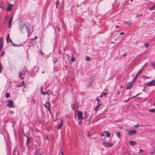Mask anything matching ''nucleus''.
<instances>
[{
	"instance_id": "1",
	"label": "nucleus",
	"mask_w": 155,
	"mask_h": 155,
	"mask_svg": "<svg viewBox=\"0 0 155 155\" xmlns=\"http://www.w3.org/2000/svg\"><path fill=\"white\" fill-rule=\"evenodd\" d=\"M26 71V70L25 69V68H24L22 71H19V76L20 78H21V79H24V78L22 77L25 75Z\"/></svg>"
},
{
	"instance_id": "2",
	"label": "nucleus",
	"mask_w": 155,
	"mask_h": 155,
	"mask_svg": "<svg viewBox=\"0 0 155 155\" xmlns=\"http://www.w3.org/2000/svg\"><path fill=\"white\" fill-rule=\"evenodd\" d=\"M145 85L148 87L155 86V80L147 82L145 84Z\"/></svg>"
},
{
	"instance_id": "3",
	"label": "nucleus",
	"mask_w": 155,
	"mask_h": 155,
	"mask_svg": "<svg viewBox=\"0 0 155 155\" xmlns=\"http://www.w3.org/2000/svg\"><path fill=\"white\" fill-rule=\"evenodd\" d=\"M114 143V142H112V143H106L105 142H103V145L105 147H112Z\"/></svg>"
},
{
	"instance_id": "4",
	"label": "nucleus",
	"mask_w": 155,
	"mask_h": 155,
	"mask_svg": "<svg viewBox=\"0 0 155 155\" xmlns=\"http://www.w3.org/2000/svg\"><path fill=\"white\" fill-rule=\"evenodd\" d=\"M44 106L45 107L48 108L49 113L51 115H52V113L50 109V103L49 102H46L45 104H44Z\"/></svg>"
},
{
	"instance_id": "5",
	"label": "nucleus",
	"mask_w": 155,
	"mask_h": 155,
	"mask_svg": "<svg viewBox=\"0 0 155 155\" xmlns=\"http://www.w3.org/2000/svg\"><path fill=\"white\" fill-rule=\"evenodd\" d=\"M83 113L81 111L78 112V119L79 120L83 119V117L82 116Z\"/></svg>"
},
{
	"instance_id": "6",
	"label": "nucleus",
	"mask_w": 155,
	"mask_h": 155,
	"mask_svg": "<svg viewBox=\"0 0 155 155\" xmlns=\"http://www.w3.org/2000/svg\"><path fill=\"white\" fill-rule=\"evenodd\" d=\"M13 101L12 100H8V103L7 104V106L9 107H11L14 108V107L13 105Z\"/></svg>"
},
{
	"instance_id": "7",
	"label": "nucleus",
	"mask_w": 155,
	"mask_h": 155,
	"mask_svg": "<svg viewBox=\"0 0 155 155\" xmlns=\"http://www.w3.org/2000/svg\"><path fill=\"white\" fill-rule=\"evenodd\" d=\"M137 133V131L135 130H130L128 133V134L130 136H132V135L135 134Z\"/></svg>"
},
{
	"instance_id": "8",
	"label": "nucleus",
	"mask_w": 155,
	"mask_h": 155,
	"mask_svg": "<svg viewBox=\"0 0 155 155\" xmlns=\"http://www.w3.org/2000/svg\"><path fill=\"white\" fill-rule=\"evenodd\" d=\"M13 5L8 4L6 10L7 11H11L12 10V6Z\"/></svg>"
},
{
	"instance_id": "9",
	"label": "nucleus",
	"mask_w": 155,
	"mask_h": 155,
	"mask_svg": "<svg viewBox=\"0 0 155 155\" xmlns=\"http://www.w3.org/2000/svg\"><path fill=\"white\" fill-rule=\"evenodd\" d=\"M3 47V40L2 38H0V51H1Z\"/></svg>"
},
{
	"instance_id": "10",
	"label": "nucleus",
	"mask_w": 155,
	"mask_h": 155,
	"mask_svg": "<svg viewBox=\"0 0 155 155\" xmlns=\"http://www.w3.org/2000/svg\"><path fill=\"white\" fill-rule=\"evenodd\" d=\"M25 25L24 23L21 24V25H20L19 27V30L21 31H22L23 30V28L24 27H25Z\"/></svg>"
},
{
	"instance_id": "11",
	"label": "nucleus",
	"mask_w": 155,
	"mask_h": 155,
	"mask_svg": "<svg viewBox=\"0 0 155 155\" xmlns=\"http://www.w3.org/2000/svg\"><path fill=\"white\" fill-rule=\"evenodd\" d=\"M129 143L131 146H135L137 144V143L136 141L131 140L129 142Z\"/></svg>"
},
{
	"instance_id": "12",
	"label": "nucleus",
	"mask_w": 155,
	"mask_h": 155,
	"mask_svg": "<svg viewBox=\"0 0 155 155\" xmlns=\"http://www.w3.org/2000/svg\"><path fill=\"white\" fill-rule=\"evenodd\" d=\"M13 19V17H12L8 21V27H10L11 25V24L12 21Z\"/></svg>"
},
{
	"instance_id": "13",
	"label": "nucleus",
	"mask_w": 155,
	"mask_h": 155,
	"mask_svg": "<svg viewBox=\"0 0 155 155\" xmlns=\"http://www.w3.org/2000/svg\"><path fill=\"white\" fill-rule=\"evenodd\" d=\"M117 137L120 139L121 137V134L120 131H118L115 132Z\"/></svg>"
},
{
	"instance_id": "14",
	"label": "nucleus",
	"mask_w": 155,
	"mask_h": 155,
	"mask_svg": "<svg viewBox=\"0 0 155 155\" xmlns=\"http://www.w3.org/2000/svg\"><path fill=\"white\" fill-rule=\"evenodd\" d=\"M143 71V68H142L138 72L137 75L139 76L140 74H141Z\"/></svg>"
},
{
	"instance_id": "15",
	"label": "nucleus",
	"mask_w": 155,
	"mask_h": 155,
	"mask_svg": "<svg viewBox=\"0 0 155 155\" xmlns=\"http://www.w3.org/2000/svg\"><path fill=\"white\" fill-rule=\"evenodd\" d=\"M62 123H63V120H62V119H61V122L60 124L58 126V129H60L61 128L62 126Z\"/></svg>"
},
{
	"instance_id": "16",
	"label": "nucleus",
	"mask_w": 155,
	"mask_h": 155,
	"mask_svg": "<svg viewBox=\"0 0 155 155\" xmlns=\"http://www.w3.org/2000/svg\"><path fill=\"white\" fill-rule=\"evenodd\" d=\"M107 94V93L102 92L101 93V95L100 96V97H102L104 96H106Z\"/></svg>"
},
{
	"instance_id": "17",
	"label": "nucleus",
	"mask_w": 155,
	"mask_h": 155,
	"mask_svg": "<svg viewBox=\"0 0 155 155\" xmlns=\"http://www.w3.org/2000/svg\"><path fill=\"white\" fill-rule=\"evenodd\" d=\"M132 84H130L127 87L126 89L127 90L130 89L132 87Z\"/></svg>"
},
{
	"instance_id": "18",
	"label": "nucleus",
	"mask_w": 155,
	"mask_h": 155,
	"mask_svg": "<svg viewBox=\"0 0 155 155\" xmlns=\"http://www.w3.org/2000/svg\"><path fill=\"white\" fill-rule=\"evenodd\" d=\"M101 104L97 105V106L94 108V110L95 111H97L98 109L99 108V107L101 106Z\"/></svg>"
},
{
	"instance_id": "19",
	"label": "nucleus",
	"mask_w": 155,
	"mask_h": 155,
	"mask_svg": "<svg viewBox=\"0 0 155 155\" xmlns=\"http://www.w3.org/2000/svg\"><path fill=\"white\" fill-rule=\"evenodd\" d=\"M10 37H9V34H8L7 35V39H6L7 42V43L9 42V40H10Z\"/></svg>"
},
{
	"instance_id": "20",
	"label": "nucleus",
	"mask_w": 155,
	"mask_h": 155,
	"mask_svg": "<svg viewBox=\"0 0 155 155\" xmlns=\"http://www.w3.org/2000/svg\"><path fill=\"white\" fill-rule=\"evenodd\" d=\"M28 26H29V25L28 26H27L26 25H25V26L27 29V32L28 33H29V31H30V29L28 28Z\"/></svg>"
},
{
	"instance_id": "21",
	"label": "nucleus",
	"mask_w": 155,
	"mask_h": 155,
	"mask_svg": "<svg viewBox=\"0 0 155 155\" xmlns=\"http://www.w3.org/2000/svg\"><path fill=\"white\" fill-rule=\"evenodd\" d=\"M155 8V5H154L152 7H150L149 8L150 10H152L154 9Z\"/></svg>"
},
{
	"instance_id": "22",
	"label": "nucleus",
	"mask_w": 155,
	"mask_h": 155,
	"mask_svg": "<svg viewBox=\"0 0 155 155\" xmlns=\"http://www.w3.org/2000/svg\"><path fill=\"white\" fill-rule=\"evenodd\" d=\"M149 111L151 113L155 112V109H153L149 110Z\"/></svg>"
},
{
	"instance_id": "23",
	"label": "nucleus",
	"mask_w": 155,
	"mask_h": 155,
	"mask_svg": "<svg viewBox=\"0 0 155 155\" xmlns=\"http://www.w3.org/2000/svg\"><path fill=\"white\" fill-rule=\"evenodd\" d=\"M86 60L87 61H90L91 60V58L88 56H87L86 57Z\"/></svg>"
},
{
	"instance_id": "24",
	"label": "nucleus",
	"mask_w": 155,
	"mask_h": 155,
	"mask_svg": "<svg viewBox=\"0 0 155 155\" xmlns=\"http://www.w3.org/2000/svg\"><path fill=\"white\" fill-rule=\"evenodd\" d=\"M138 76L136 74V76L133 79V81L134 82L135 81H136V79H137V78H138Z\"/></svg>"
},
{
	"instance_id": "25",
	"label": "nucleus",
	"mask_w": 155,
	"mask_h": 155,
	"mask_svg": "<svg viewBox=\"0 0 155 155\" xmlns=\"http://www.w3.org/2000/svg\"><path fill=\"white\" fill-rule=\"evenodd\" d=\"M5 97L6 98L9 97H10V95L8 93H7L5 94Z\"/></svg>"
},
{
	"instance_id": "26",
	"label": "nucleus",
	"mask_w": 155,
	"mask_h": 155,
	"mask_svg": "<svg viewBox=\"0 0 155 155\" xmlns=\"http://www.w3.org/2000/svg\"><path fill=\"white\" fill-rule=\"evenodd\" d=\"M151 65L153 67L154 69H155V62L152 63L151 64Z\"/></svg>"
},
{
	"instance_id": "27",
	"label": "nucleus",
	"mask_w": 155,
	"mask_h": 155,
	"mask_svg": "<svg viewBox=\"0 0 155 155\" xmlns=\"http://www.w3.org/2000/svg\"><path fill=\"white\" fill-rule=\"evenodd\" d=\"M110 133L108 131H106V136L107 137H109L110 136Z\"/></svg>"
},
{
	"instance_id": "28",
	"label": "nucleus",
	"mask_w": 155,
	"mask_h": 155,
	"mask_svg": "<svg viewBox=\"0 0 155 155\" xmlns=\"http://www.w3.org/2000/svg\"><path fill=\"white\" fill-rule=\"evenodd\" d=\"M56 8H58V5L59 4V2L58 1V2H56Z\"/></svg>"
},
{
	"instance_id": "29",
	"label": "nucleus",
	"mask_w": 155,
	"mask_h": 155,
	"mask_svg": "<svg viewBox=\"0 0 155 155\" xmlns=\"http://www.w3.org/2000/svg\"><path fill=\"white\" fill-rule=\"evenodd\" d=\"M5 54V52L4 51H3L2 52V53L1 54V56H4V55Z\"/></svg>"
},
{
	"instance_id": "30",
	"label": "nucleus",
	"mask_w": 155,
	"mask_h": 155,
	"mask_svg": "<svg viewBox=\"0 0 155 155\" xmlns=\"http://www.w3.org/2000/svg\"><path fill=\"white\" fill-rule=\"evenodd\" d=\"M145 46H146L147 48L149 46V44L145 43Z\"/></svg>"
},
{
	"instance_id": "31",
	"label": "nucleus",
	"mask_w": 155,
	"mask_h": 155,
	"mask_svg": "<svg viewBox=\"0 0 155 155\" xmlns=\"http://www.w3.org/2000/svg\"><path fill=\"white\" fill-rule=\"evenodd\" d=\"M48 94V92H42V94L43 95H45V94Z\"/></svg>"
},
{
	"instance_id": "32",
	"label": "nucleus",
	"mask_w": 155,
	"mask_h": 155,
	"mask_svg": "<svg viewBox=\"0 0 155 155\" xmlns=\"http://www.w3.org/2000/svg\"><path fill=\"white\" fill-rule=\"evenodd\" d=\"M96 100L98 102L97 104L98 105L99 104V102L100 101V100L97 97L96 98Z\"/></svg>"
},
{
	"instance_id": "33",
	"label": "nucleus",
	"mask_w": 155,
	"mask_h": 155,
	"mask_svg": "<svg viewBox=\"0 0 155 155\" xmlns=\"http://www.w3.org/2000/svg\"><path fill=\"white\" fill-rule=\"evenodd\" d=\"M155 153V150L151 152L150 153V154L151 155H153Z\"/></svg>"
},
{
	"instance_id": "34",
	"label": "nucleus",
	"mask_w": 155,
	"mask_h": 155,
	"mask_svg": "<svg viewBox=\"0 0 155 155\" xmlns=\"http://www.w3.org/2000/svg\"><path fill=\"white\" fill-rule=\"evenodd\" d=\"M71 61L72 62H73V61H75V58H74V57H72L71 59Z\"/></svg>"
},
{
	"instance_id": "35",
	"label": "nucleus",
	"mask_w": 155,
	"mask_h": 155,
	"mask_svg": "<svg viewBox=\"0 0 155 155\" xmlns=\"http://www.w3.org/2000/svg\"><path fill=\"white\" fill-rule=\"evenodd\" d=\"M131 98H132V97L129 98L127 101H125L124 102H126L129 101Z\"/></svg>"
},
{
	"instance_id": "36",
	"label": "nucleus",
	"mask_w": 155,
	"mask_h": 155,
	"mask_svg": "<svg viewBox=\"0 0 155 155\" xmlns=\"http://www.w3.org/2000/svg\"><path fill=\"white\" fill-rule=\"evenodd\" d=\"M27 137V144H28V143L29 142V138L28 137Z\"/></svg>"
},
{
	"instance_id": "37",
	"label": "nucleus",
	"mask_w": 155,
	"mask_h": 155,
	"mask_svg": "<svg viewBox=\"0 0 155 155\" xmlns=\"http://www.w3.org/2000/svg\"><path fill=\"white\" fill-rule=\"evenodd\" d=\"M93 82V81H92L89 84V86H91L92 84V83Z\"/></svg>"
},
{
	"instance_id": "38",
	"label": "nucleus",
	"mask_w": 155,
	"mask_h": 155,
	"mask_svg": "<svg viewBox=\"0 0 155 155\" xmlns=\"http://www.w3.org/2000/svg\"><path fill=\"white\" fill-rule=\"evenodd\" d=\"M142 14H141V15H136V18H137V17H141V16H142Z\"/></svg>"
},
{
	"instance_id": "39",
	"label": "nucleus",
	"mask_w": 155,
	"mask_h": 155,
	"mask_svg": "<svg viewBox=\"0 0 155 155\" xmlns=\"http://www.w3.org/2000/svg\"><path fill=\"white\" fill-rule=\"evenodd\" d=\"M45 139L46 140H49V138H48V137L47 136H46V137Z\"/></svg>"
},
{
	"instance_id": "40",
	"label": "nucleus",
	"mask_w": 155,
	"mask_h": 155,
	"mask_svg": "<svg viewBox=\"0 0 155 155\" xmlns=\"http://www.w3.org/2000/svg\"><path fill=\"white\" fill-rule=\"evenodd\" d=\"M124 32H121L120 33V34L121 35H124Z\"/></svg>"
},
{
	"instance_id": "41",
	"label": "nucleus",
	"mask_w": 155,
	"mask_h": 155,
	"mask_svg": "<svg viewBox=\"0 0 155 155\" xmlns=\"http://www.w3.org/2000/svg\"><path fill=\"white\" fill-rule=\"evenodd\" d=\"M117 94L118 95H119L120 94V91H118L117 92Z\"/></svg>"
},
{
	"instance_id": "42",
	"label": "nucleus",
	"mask_w": 155,
	"mask_h": 155,
	"mask_svg": "<svg viewBox=\"0 0 155 155\" xmlns=\"http://www.w3.org/2000/svg\"><path fill=\"white\" fill-rule=\"evenodd\" d=\"M10 112L12 114H13L14 113V112L12 111H10Z\"/></svg>"
},
{
	"instance_id": "43",
	"label": "nucleus",
	"mask_w": 155,
	"mask_h": 155,
	"mask_svg": "<svg viewBox=\"0 0 155 155\" xmlns=\"http://www.w3.org/2000/svg\"><path fill=\"white\" fill-rule=\"evenodd\" d=\"M2 71V69L1 68V66L0 65V73Z\"/></svg>"
},
{
	"instance_id": "44",
	"label": "nucleus",
	"mask_w": 155,
	"mask_h": 155,
	"mask_svg": "<svg viewBox=\"0 0 155 155\" xmlns=\"http://www.w3.org/2000/svg\"><path fill=\"white\" fill-rule=\"evenodd\" d=\"M139 126H140L139 125H135L134 126V127H138Z\"/></svg>"
},
{
	"instance_id": "45",
	"label": "nucleus",
	"mask_w": 155,
	"mask_h": 155,
	"mask_svg": "<svg viewBox=\"0 0 155 155\" xmlns=\"http://www.w3.org/2000/svg\"><path fill=\"white\" fill-rule=\"evenodd\" d=\"M21 86H23V85H18L17 86V87H21Z\"/></svg>"
},
{
	"instance_id": "46",
	"label": "nucleus",
	"mask_w": 155,
	"mask_h": 155,
	"mask_svg": "<svg viewBox=\"0 0 155 155\" xmlns=\"http://www.w3.org/2000/svg\"><path fill=\"white\" fill-rule=\"evenodd\" d=\"M42 89H43V87H42L41 88V93L42 94V92H43L42 91Z\"/></svg>"
},
{
	"instance_id": "47",
	"label": "nucleus",
	"mask_w": 155,
	"mask_h": 155,
	"mask_svg": "<svg viewBox=\"0 0 155 155\" xmlns=\"http://www.w3.org/2000/svg\"><path fill=\"white\" fill-rule=\"evenodd\" d=\"M9 41L11 43H13L12 41V40L11 39H10Z\"/></svg>"
},
{
	"instance_id": "48",
	"label": "nucleus",
	"mask_w": 155,
	"mask_h": 155,
	"mask_svg": "<svg viewBox=\"0 0 155 155\" xmlns=\"http://www.w3.org/2000/svg\"><path fill=\"white\" fill-rule=\"evenodd\" d=\"M143 78H148V79L149 78H150L149 77H147V78H146L145 76L143 77Z\"/></svg>"
},
{
	"instance_id": "49",
	"label": "nucleus",
	"mask_w": 155,
	"mask_h": 155,
	"mask_svg": "<svg viewBox=\"0 0 155 155\" xmlns=\"http://www.w3.org/2000/svg\"><path fill=\"white\" fill-rule=\"evenodd\" d=\"M37 38V36H35V37L34 38V39H36Z\"/></svg>"
},
{
	"instance_id": "50",
	"label": "nucleus",
	"mask_w": 155,
	"mask_h": 155,
	"mask_svg": "<svg viewBox=\"0 0 155 155\" xmlns=\"http://www.w3.org/2000/svg\"><path fill=\"white\" fill-rule=\"evenodd\" d=\"M22 85L23 86V85L24 84V82L23 81H22Z\"/></svg>"
},
{
	"instance_id": "51",
	"label": "nucleus",
	"mask_w": 155,
	"mask_h": 155,
	"mask_svg": "<svg viewBox=\"0 0 155 155\" xmlns=\"http://www.w3.org/2000/svg\"><path fill=\"white\" fill-rule=\"evenodd\" d=\"M139 150H140V151H141V152H143V151L141 149H140Z\"/></svg>"
},
{
	"instance_id": "52",
	"label": "nucleus",
	"mask_w": 155,
	"mask_h": 155,
	"mask_svg": "<svg viewBox=\"0 0 155 155\" xmlns=\"http://www.w3.org/2000/svg\"><path fill=\"white\" fill-rule=\"evenodd\" d=\"M123 87V86L122 85H121V86H120V88H122Z\"/></svg>"
},
{
	"instance_id": "53",
	"label": "nucleus",
	"mask_w": 155,
	"mask_h": 155,
	"mask_svg": "<svg viewBox=\"0 0 155 155\" xmlns=\"http://www.w3.org/2000/svg\"><path fill=\"white\" fill-rule=\"evenodd\" d=\"M115 27H116V28L117 27H119V26H118V25H116L115 26Z\"/></svg>"
},
{
	"instance_id": "54",
	"label": "nucleus",
	"mask_w": 155,
	"mask_h": 155,
	"mask_svg": "<svg viewBox=\"0 0 155 155\" xmlns=\"http://www.w3.org/2000/svg\"><path fill=\"white\" fill-rule=\"evenodd\" d=\"M61 155H63V152H61Z\"/></svg>"
},
{
	"instance_id": "55",
	"label": "nucleus",
	"mask_w": 155,
	"mask_h": 155,
	"mask_svg": "<svg viewBox=\"0 0 155 155\" xmlns=\"http://www.w3.org/2000/svg\"><path fill=\"white\" fill-rule=\"evenodd\" d=\"M24 135L25 137H28V136H26V135L25 134H24Z\"/></svg>"
},
{
	"instance_id": "56",
	"label": "nucleus",
	"mask_w": 155,
	"mask_h": 155,
	"mask_svg": "<svg viewBox=\"0 0 155 155\" xmlns=\"http://www.w3.org/2000/svg\"><path fill=\"white\" fill-rule=\"evenodd\" d=\"M145 67V65H144L142 68H143Z\"/></svg>"
},
{
	"instance_id": "57",
	"label": "nucleus",
	"mask_w": 155,
	"mask_h": 155,
	"mask_svg": "<svg viewBox=\"0 0 155 155\" xmlns=\"http://www.w3.org/2000/svg\"><path fill=\"white\" fill-rule=\"evenodd\" d=\"M154 105L155 106V103H154Z\"/></svg>"
},
{
	"instance_id": "58",
	"label": "nucleus",
	"mask_w": 155,
	"mask_h": 155,
	"mask_svg": "<svg viewBox=\"0 0 155 155\" xmlns=\"http://www.w3.org/2000/svg\"><path fill=\"white\" fill-rule=\"evenodd\" d=\"M133 0H131V2H132Z\"/></svg>"
},
{
	"instance_id": "59",
	"label": "nucleus",
	"mask_w": 155,
	"mask_h": 155,
	"mask_svg": "<svg viewBox=\"0 0 155 155\" xmlns=\"http://www.w3.org/2000/svg\"><path fill=\"white\" fill-rule=\"evenodd\" d=\"M111 43H114V42H112Z\"/></svg>"
},
{
	"instance_id": "60",
	"label": "nucleus",
	"mask_w": 155,
	"mask_h": 155,
	"mask_svg": "<svg viewBox=\"0 0 155 155\" xmlns=\"http://www.w3.org/2000/svg\"><path fill=\"white\" fill-rule=\"evenodd\" d=\"M39 155H41V154H40Z\"/></svg>"
},
{
	"instance_id": "61",
	"label": "nucleus",
	"mask_w": 155,
	"mask_h": 155,
	"mask_svg": "<svg viewBox=\"0 0 155 155\" xmlns=\"http://www.w3.org/2000/svg\"><path fill=\"white\" fill-rule=\"evenodd\" d=\"M15 45H17V44H15Z\"/></svg>"
},
{
	"instance_id": "62",
	"label": "nucleus",
	"mask_w": 155,
	"mask_h": 155,
	"mask_svg": "<svg viewBox=\"0 0 155 155\" xmlns=\"http://www.w3.org/2000/svg\"><path fill=\"white\" fill-rule=\"evenodd\" d=\"M79 124H81V123H80V122H79Z\"/></svg>"
}]
</instances>
